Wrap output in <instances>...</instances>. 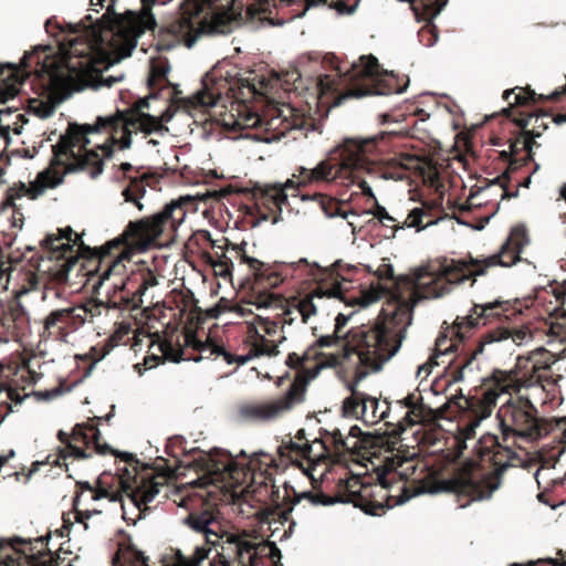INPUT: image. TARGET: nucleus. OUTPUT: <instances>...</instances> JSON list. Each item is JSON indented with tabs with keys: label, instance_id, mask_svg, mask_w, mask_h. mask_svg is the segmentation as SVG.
I'll return each instance as SVG.
<instances>
[{
	"label": "nucleus",
	"instance_id": "obj_8",
	"mask_svg": "<svg viewBox=\"0 0 566 566\" xmlns=\"http://www.w3.org/2000/svg\"><path fill=\"white\" fill-rule=\"evenodd\" d=\"M479 461L467 460L454 468L446 479L433 481L431 493H451L460 507L472 502L490 499L501 484L502 474L520 460L509 447L499 442L494 434L483 436L475 448Z\"/></svg>",
	"mask_w": 566,
	"mask_h": 566
},
{
	"label": "nucleus",
	"instance_id": "obj_12",
	"mask_svg": "<svg viewBox=\"0 0 566 566\" xmlns=\"http://www.w3.org/2000/svg\"><path fill=\"white\" fill-rule=\"evenodd\" d=\"M219 0H193L180 14L159 28L156 34L157 51H170L184 43L191 48L202 34L228 33L235 21L231 10L218 11Z\"/></svg>",
	"mask_w": 566,
	"mask_h": 566
},
{
	"label": "nucleus",
	"instance_id": "obj_14",
	"mask_svg": "<svg viewBox=\"0 0 566 566\" xmlns=\"http://www.w3.org/2000/svg\"><path fill=\"white\" fill-rule=\"evenodd\" d=\"M108 455L114 457V472L108 470L113 483L127 497L129 504L143 513L154 501L160 489L167 484V475L150 472L134 453L122 452L108 444Z\"/></svg>",
	"mask_w": 566,
	"mask_h": 566
},
{
	"label": "nucleus",
	"instance_id": "obj_51",
	"mask_svg": "<svg viewBox=\"0 0 566 566\" xmlns=\"http://www.w3.org/2000/svg\"><path fill=\"white\" fill-rule=\"evenodd\" d=\"M255 322L261 327L264 336L265 335L274 336L277 332L279 326H281V321L279 319V317L276 315L273 318H271L269 316L263 317V316L258 315V316H255Z\"/></svg>",
	"mask_w": 566,
	"mask_h": 566
},
{
	"label": "nucleus",
	"instance_id": "obj_9",
	"mask_svg": "<svg viewBox=\"0 0 566 566\" xmlns=\"http://www.w3.org/2000/svg\"><path fill=\"white\" fill-rule=\"evenodd\" d=\"M247 242L233 244L235 260L248 266V273L240 283L241 303L254 305L256 308L282 305L284 297L272 290L290 280L322 277L332 279L333 272L343 268L340 261L335 262L331 269L311 263L305 258L297 261L263 262L247 253Z\"/></svg>",
	"mask_w": 566,
	"mask_h": 566
},
{
	"label": "nucleus",
	"instance_id": "obj_11",
	"mask_svg": "<svg viewBox=\"0 0 566 566\" xmlns=\"http://www.w3.org/2000/svg\"><path fill=\"white\" fill-rule=\"evenodd\" d=\"M332 74L319 75L317 90L321 96L334 97L335 105L348 98L367 95H389L401 93L403 87L397 84L394 75L381 78L378 60L374 55H363L358 63L347 66L332 59Z\"/></svg>",
	"mask_w": 566,
	"mask_h": 566
},
{
	"label": "nucleus",
	"instance_id": "obj_44",
	"mask_svg": "<svg viewBox=\"0 0 566 566\" xmlns=\"http://www.w3.org/2000/svg\"><path fill=\"white\" fill-rule=\"evenodd\" d=\"M311 361H314L316 364V358L311 357L310 355L307 357L306 349L303 355L290 353L286 357L285 364L290 368L297 370V374L294 378L295 380L300 375H307L308 370L314 369V366L308 365Z\"/></svg>",
	"mask_w": 566,
	"mask_h": 566
},
{
	"label": "nucleus",
	"instance_id": "obj_1",
	"mask_svg": "<svg viewBox=\"0 0 566 566\" xmlns=\"http://www.w3.org/2000/svg\"><path fill=\"white\" fill-rule=\"evenodd\" d=\"M416 292V282L409 286L408 295L395 291L391 293L394 311L382 324H360L352 327L345 334L335 331L329 335H321L307 348V356L316 358L314 369L307 375H300L293 380L287 391L273 400L247 406L242 409L245 417L270 421L281 417L295 405L305 400L306 388L324 368L343 366L353 355L357 357L356 365L380 370L400 348L411 324L416 303L424 297L423 292Z\"/></svg>",
	"mask_w": 566,
	"mask_h": 566
},
{
	"label": "nucleus",
	"instance_id": "obj_6",
	"mask_svg": "<svg viewBox=\"0 0 566 566\" xmlns=\"http://www.w3.org/2000/svg\"><path fill=\"white\" fill-rule=\"evenodd\" d=\"M197 198L180 196L167 202L163 209L151 216L129 221L114 240L108 241V281L113 280L108 291V310H137L142 295L157 284V279L149 272L139 282L135 277H119L116 274L125 269V261H130L135 251L145 252L160 245V240L172 241L178 228L185 221L188 212L196 211Z\"/></svg>",
	"mask_w": 566,
	"mask_h": 566
},
{
	"label": "nucleus",
	"instance_id": "obj_56",
	"mask_svg": "<svg viewBox=\"0 0 566 566\" xmlns=\"http://www.w3.org/2000/svg\"><path fill=\"white\" fill-rule=\"evenodd\" d=\"M301 500L300 496H296L293 501H292V505H290L287 509H280L279 506L270 512L269 514L273 516V520H277L279 522H281L282 524L290 521V515H291V512L293 510V505H295L296 503H298Z\"/></svg>",
	"mask_w": 566,
	"mask_h": 566
},
{
	"label": "nucleus",
	"instance_id": "obj_43",
	"mask_svg": "<svg viewBox=\"0 0 566 566\" xmlns=\"http://www.w3.org/2000/svg\"><path fill=\"white\" fill-rule=\"evenodd\" d=\"M427 409L428 408L422 402H420L413 407L412 410H408L405 416L395 424L396 429H394L392 432L400 433L405 431L407 427L424 420Z\"/></svg>",
	"mask_w": 566,
	"mask_h": 566
},
{
	"label": "nucleus",
	"instance_id": "obj_24",
	"mask_svg": "<svg viewBox=\"0 0 566 566\" xmlns=\"http://www.w3.org/2000/svg\"><path fill=\"white\" fill-rule=\"evenodd\" d=\"M503 99L507 102V107L501 111V115L513 122L514 116H518L521 112H525L524 107L534 106L543 102H557L562 97V92L554 91L549 95L537 94L530 86L505 90Z\"/></svg>",
	"mask_w": 566,
	"mask_h": 566
},
{
	"label": "nucleus",
	"instance_id": "obj_48",
	"mask_svg": "<svg viewBox=\"0 0 566 566\" xmlns=\"http://www.w3.org/2000/svg\"><path fill=\"white\" fill-rule=\"evenodd\" d=\"M269 308H280L282 311L281 313L276 314V316L281 321V328H283V325H285V324L292 325L293 322L295 321L294 313L296 311L294 308L292 300L287 301L284 297V302L282 303V305H277V306L273 305V306H270Z\"/></svg>",
	"mask_w": 566,
	"mask_h": 566
},
{
	"label": "nucleus",
	"instance_id": "obj_62",
	"mask_svg": "<svg viewBox=\"0 0 566 566\" xmlns=\"http://www.w3.org/2000/svg\"><path fill=\"white\" fill-rule=\"evenodd\" d=\"M556 392H557V390H556L555 387L553 388V391H547L546 392V390H545L543 396H542V398L539 400H542L543 403H552L553 405L554 400L556 398Z\"/></svg>",
	"mask_w": 566,
	"mask_h": 566
},
{
	"label": "nucleus",
	"instance_id": "obj_17",
	"mask_svg": "<svg viewBox=\"0 0 566 566\" xmlns=\"http://www.w3.org/2000/svg\"><path fill=\"white\" fill-rule=\"evenodd\" d=\"M174 111L167 107L159 116H153L138 109L117 111L115 116H108V159L113 147L126 149L132 144V134L142 132L145 135L157 134L165 136L169 128L165 125L171 120Z\"/></svg>",
	"mask_w": 566,
	"mask_h": 566
},
{
	"label": "nucleus",
	"instance_id": "obj_59",
	"mask_svg": "<svg viewBox=\"0 0 566 566\" xmlns=\"http://www.w3.org/2000/svg\"><path fill=\"white\" fill-rule=\"evenodd\" d=\"M229 557H233V553L229 548V541L227 542V546H222L221 553H218L217 560L221 566H226L227 564L223 563L226 559H229Z\"/></svg>",
	"mask_w": 566,
	"mask_h": 566
},
{
	"label": "nucleus",
	"instance_id": "obj_31",
	"mask_svg": "<svg viewBox=\"0 0 566 566\" xmlns=\"http://www.w3.org/2000/svg\"><path fill=\"white\" fill-rule=\"evenodd\" d=\"M509 154H513L514 158L510 161V169L517 170L528 163L533 161V147H538L539 144L532 139V136H527L522 129L521 132L510 138Z\"/></svg>",
	"mask_w": 566,
	"mask_h": 566
},
{
	"label": "nucleus",
	"instance_id": "obj_26",
	"mask_svg": "<svg viewBox=\"0 0 566 566\" xmlns=\"http://www.w3.org/2000/svg\"><path fill=\"white\" fill-rule=\"evenodd\" d=\"M375 371L371 367L356 365L353 379L347 384L350 396L344 399L342 411L345 417L361 419L366 417L368 409V395L358 390V385L370 373Z\"/></svg>",
	"mask_w": 566,
	"mask_h": 566
},
{
	"label": "nucleus",
	"instance_id": "obj_52",
	"mask_svg": "<svg viewBox=\"0 0 566 566\" xmlns=\"http://www.w3.org/2000/svg\"><path fill=\"white\" fill-rule=\"evenodd\" d=\"M417 469V463L413 459H398L397 464L395 467V473L400 475L402 480H408Z\"/></svg>",
	"mask_w": 566,
	"mask_h": 566
},
{
	"label": "nucleus",
	"instance_id": "obj_28",
	"mask_svg": "<svg viewBox=\"0 0 566 566\" xmlns=\"http://www.w3.org/2000/svg\"><path fill=\"white\" fill-rule=\"evenodd\" d=\"M186 344L192 346L199 353V358H193L196 361L202 358H222L227 364L244 365L249 361V356H237L228 352L223 346L212 342L208 338L206 342L199 340L195 334L186 335Z\"/></svg>",
	"mask_w": 566,
	"mask_h": 566
},
{
	"label": "nucleus",
	"instance_id": "obj_36",
	"mask_svg": "<svg viewBox=\"0 0 566 566\" xmlns=\"http://www.w3.org/2000/svg\"><path fill=\"white\" fill-rule=\"evenodd\" d=\"M546 113L536 114L533 112H521L518 116L513 117V123L522 129L532 139L539 137L548 125L544 120Z\"/></svg>",
	"mask_w": 566,
	"mask_h": 566
},
{
	"label": "nucleus",
	"instance_id": "obj_23",
	"mask_svg": "<svg viewBox=\"0 0 566 566\" xmlns=\"http://www.w3.org/2000/svg\"><path fill=\"white\" fill-rule=\"evenodd\" d=\"M343 268L333 272L332 279L322 277L316 282V286L303 297H293L292 302L297 314L301 315L302 323L306 324L312 316L317 314L315 298H339L344 301L343 282H349L342 274Z\"/></svg>",
	"mask_w": 566,
	"mask_h": 566
},
{
	"label": "nucleus",
	"instance_id": "obj_40",
	"mask_svg": "<svg viewBox=\"0 0 566 566\" xmlns=\"http://www.w3.org/2000/svg\"><path fill=\"white\" fill-rule=\"evenodd\" d=\"M144 559L142 554L136 551L128 538L117 543V551L112 558V566H134L139 559Z\"/></svg>",
	"mask_w": 566,
	"mask_h": 566
},
{
	"label": "nucleus",
	"instance_id": "obj_60",
	"mask_svg": "<svg viewBox=\"0 0 566 566\" xmlns=\"http://www.w3.org/2000/svg\"><path fill=\"white\" fill-rule=\"evenodd\" d=\"M377 274H378L379 279H392L394 277L392 266L389 264H384L378 269Z\"/></svg>",
	"mask_w": 566,
	"mask_h": 566
},
{
	"label": "nucleus",
	"instance_id": "obj_55",
	"mask_svg": "<svg viewBox=\"0 0 566 566\" xmlns=\"http://www.w3.org/2000/svg\"><path fill=\"white\" fill-rule=\"evenodd\" d=\"M298 496L301 499L302 497L308 499L310 502L314 505H331V504H334L337 502L336 499H333L322 492H319V493L306 492Z\"/></svg>",
	"mask_w": 566,
	"mask_h": 566
},
{
	"label": "nucleus",
	"instance_id": "obj_49",
	"mask_svg": "<svg viewBox=\"0 0 566 566\" xmlns=\"http://www.w3.org/2000/svg\"><path fill=\"white\" fill-rule=\"evenodd\" d=\"M553 295L556 302L553 314L556 317H566V285H558L557 287H554Z\"/></svg>",
	"mask_w": 566,
	"mask_h": 566
},
{
	"label": "nucleus",
	"instance_id": "obj_50",
	"mask_svg": "<svg viewBox=\"0 0 566 566\" xmlns=\"http://www.w3.org/2000/svg\"><path fill=\"white\" fill-rule=\"evenodd\" d=\"M106 472H102L97 479V488H93L88 482H77V486L84 491L87 490L92 494V500L96 501L106 497V486L103 485L104 476Z\"/></svg>",
	"mask_w": 566,
	"mask_h": 566
},
{
	"label": "nucleus",
	"instance_id": "obj_27",
	"mask_svg": "<svg viewBox=\"0 0 566 566\" xmlns=\"http://www.w3.org/2000/svg\"><path fill=\"white\" fill-rule=\"evenodd\" d=\"M63 178L57 172L52 170H44L40 172L34 182L30 185V187H25V185H21L19 191L14 189H9L7 198L4 200L6 207H14V200L20 198L23 195H28L31 199H35L41 196L46 188H54L62 182Z\"/></svg>",
	"mask_w": 566,
	"mask_h": 566
},
{
	"label": "nucleus",
	"instance_id": "obj_22",
	"mask_svg": "<svg viewBox=\"0 0 566 566\" xmlns=\"http://www.w3.org/2000/svg\"><path fill=\"white\" fill-rule=\"evenodd\" d=\"M48 537H39L35 544L40 545L38 553H33L31 542L22 539L0 541V566H57L59 556L44 551ZM38 548V546H35Z\"/></svg>",
	"mask_w": 566,
	"mask_h": 566
},
{
	"label": "nucleus",
	"instance_id": "obj_58",
	"mask_svg": "<svg viewBox=\"0 0 566 566\" xmlns=\"http://www.w3.org/2000/svg\"><path fill=\"white\" fill-rule=\"evenodd\" d=\"M349 317L339 313L336 318H335V326H334V331L338 334H343V328L346 326L347 322H348Z\"/></svg>",
	"mask_w": 566,
	"mask_h": 566
},
{
	"label": "nucleus",
	"instance_id": "obj_16",
	"mask_svg": "<svg viewBox=\"0 0 566 566\" xmlns=\"http://www.w3.org/2000/svg\"><path fill=\"white\" fill-rule=\"evenodd\" d=\"M170 65L167 59H153L150 62L147 84L149 88V97L156 98L165 90L169 91L168 101L172 105L182 106L185 108H200L214 106L222 98L221 86H226V81L220 78L211 80V84L207 80L202 82L203 88L188 98L179 97L181 93L178 86L168 80Z\"/></svg>",
	"mask_w": 566,
	"mask_h": 566
},
{
	"label": "nucleus",
	"instance_id": "obj_34",
	"mask_svg": "<svg viewBox=\"0 0 566 566\" xmlns=\"http://www.w3.org/2000/svg\"><path fill=\"white\" fill-rule=\"evenodd\" d=\"M233 244L228 239H223V244L218 245L221 253L216 252V256L208 255L207 258V262L212 266L214 274L224 280L232 279L233 259H235L232 251Z\"/></svg>",
	"mask_w": 566,
	"mask_h": 566
},
{
	"label": "nucleus",
	"instance_id": "obj_18",
	"mask_svg": "<svg viewBox=\"0 0 566 566\" xmlns=\"http://www.w3.org/2000/svg\"><path fill=\"white\" fill-rule=\"evenodd\" d=\"M274 458L265 452H254L247 464L237 462L229 453L214 458L212 454H201L195 460L198 470L203 472L205 484H219L226 482L238 483L244 480L249 472L255 474L266 473L268 468L274 464Z\"/></svg>",
	"mask_w": 566,
	"mask_h": 566
},
{
	"label": "nucleus",
	"instance_id": "obj_57",
	"mask_svg": "<svg viewBox=\"0 0 566 566\" xmlns=\"http://www.w3.org/2000/svg\"><path fill=\"white\" fill-rule=\"evenodd\" d=\"M544 563H548L553 566H566V551L558 549L556 558L538 560L536 564H532L531 566H538ZM513 566H520V565H513Z\"/></svg>",
	"mask_w": 566,
	"mask_h": 566
},
{
	"label": "nucleus",
	"instance_id": "obj_38",
	"mask_svg": "<svg viewBox=\"0 0 566 566\" xmlns=\"http://www.w3.org/2000/svg\"><path fill=\"white\" fill-rule=\"evenodd\" d=\"M218 511L214 507L208 506L200 512H191L186 518V523L196 532L199 533H213L210 526L216 523Z\"/></svg>",
	"mask_w": 566,
	"mask_h": 566
},
{
	"label": "nucleus",
	"instance_id": "obj_29",
	"mask_svg": "<svg viewBox=\"0 0 566 566\" xmlns=\"http://www.w3.org/2000/svg\"><path fill=\"white\" fill-rule=\"evenodd\" d=\"M424 208H415L412 209L407 219L405 220L402 226L396 224V219L391 217L385 207L380 205H376L374 216L377 218L382 224H386L385 221L392 223L391 228L397 231L398 229H402L405 226L408 228H416L418 231L427 228L430 224H433L434 221L432 219V214L430 213V207L424 205Z\"/></svg>",
	"mask_w": 566,
	"mask_h": 566
},
{
	"label": "nucleus",
	"instance_id": "obj_53",
	"mask_svg": "<svg viewBox=\"0 0 566 566\" xmlns=\"http://www.w3.org/2000/svg\"><path fill=\"white\" fill-rule=\"evenodd\" d=\"M316 198L318 199V202H319L323 211L327 216L333 217V216H336L339 213L338 212V210H339L338 203L335 201L334 198L322 195V193L316 195Z\"/></svg>",
	"mask_w": 566,
	"mask_h": 566
},
{
	"label": "nucleus",
	"instance_id": "obj_25",
	"mask_svg": "<svg viewBox=\"0 0 566 566\" xmlns=\"http://www.w3.org/2000/svg\"><path fill=\"white\" fill-rule=\"evenodd\" d=\"M123 171L125 185L122 189V196L126 202H132L139 211L144 210L140 199L146 193V187L156 188L160 177L157 174L145 172L143 175H129L134 170L133 166L124 163L119 166L118 171Z\"/></svg>",
	"mask_w": 566,
	"mask_h": 566
},
{
	"label": "nucleus",
	"instance_id": "obj_54",
	"mask_svg": "<svg viewBox=\"0 0 566 566\" xmlns=\"http://www.w3.org/2000/svg\"><path fill=\"white\" fill-rule=\"evenodd\" d=\"M78 497H80V495L77 494L74 499L75 520H76V522L83 524L84 528L87 530L88 528L87 520H90L95 514H97V515L102 514V511H97V510L81 511V510H78L77 509Z\"/></svg>",
	"mask_w": 566,
	"mask_h": 566
},
{
	"label": "nucleus",
	"instance_id": "obj_10",
	"mask_svg": "<svg viewBox=\"0 0 566 566\" xmlns=\"http://www.w3.org/2000/svg\"><path fill=\"white\" fill-rule=\"evenodd\" d=\"M528 241L526 227L517 224L496 254L483 260L471 255L460 260L443 258L437 268H421L416 274L415 293L423 292L428 298L441 297L467 280L473 279L474 283V277L484 275L491 266H511L521 260L522 250Z\"/></svg>",
	"mask_w": 566,
	"mask_h": 566
},
{
	"label": "nucleus",
	"instance_id": "obj_19",
	"mask_svg": "<svg viewBox=\"0 0 566 566\" xmlns=\"http://www.w3.org/2000/svg\"><path fill=\"white\" fill-rule=\"evenodd\" d=\"M102 419H90L87 423L76 424L71 436L62 430L59 431L57 438L64 443V447L59 449L57 455L50 454L45 461L33 462L30 472L38 471L44 464L61 467L60 460H65L67 457L80 460L90 458L94 453L106 454V443L101 442V431L98 430V422Z\"/></svg>",
	"mask_w": 566,
	"mask_h": 566
},
{
	"label": "nucleus",
	"instance_id": "obj_5",
	"mask_svg": "<svg viewBox=\"0 0 566 566\" xmlns=\"http://www.w3.org/2000/svg\"><path fill=\"white\" fill-rule=\"evenodd\" d=\"M509 302L493 301L474 304L467 316H458L451 326L442 327L436 339L434 353L418 368V376L427 377L434 366L444 364L441 357L457 353L448 361L452 381L464 379L465 371L479 369L478 359L486 347L506 339L518 346L532 340L530 327L511 322Z\"/></svg>",
	"mask_w": 566,
	"mask_h": 566
},
{
	"label": "nucleus",
	"instance_id": "obj_13",
	"mask_svg": "<svg viewBox=\"0 0 566 566\" xmlns=\"http://www.w3.org/2000/svg\"><path fill=\"white\" fill-rule=\"evenodd\" d=\"M106 128V117L98 116L95 124H70L66 133L53 146V166L71 168L77 166L87 170L91 177L103 172V157H106V139L92 144L91 135Z\"/></svg>",
	"mask_w": 566,
	"mask_h": 566
},
{
	"label": "nucleus",
	"instance_id": "obj_20",
	"mask_svg": "<svg viewBox=\"0 0 566 566\" xmlns=\"http://www.w3.org/2000/svg\"><path fill=\"white\" fill-rule=\"evenodd\" d=\"M433 482L428 489L408 486L406 483L400 488L399 496L389 494V483L385 476L379 478L377 484H361L358 491H348L345 502L353 503L355 507H359L366 514L379 516L386 510L394 507L397 504H402L411 497L423 493L430 492Z\"/></svg>",
	"mask_w": 566,
	"mask_h": 566
},
{
	"label": "nucleus",
	"instance_id": "obj_15",
	"mask_svg": "<svg viewBox=\"0 0 566 566\" xmlns=\"http://www.w3.org/2000/svg\"><path fill=\"white\" fill-rule=\"evenodd\" d=\"M115 1L108 3V69L129 56L137 45L138 38L147 30L155 31L156 19L151 7L157 0H140L139 12L126 9L119 13L115 10Z\"/></svg>",
	"mask_w": 566,
	"mask_h": 566
},
{
	"label": "nucleus",
	"instance_id": "obj_47",
	"mask_svg": "<svg viewBox=\"0 0 566 566\" xmlns=\"http://www.w3.org/2000/svg\"><path fill=\"white\" fill-rule=\"evenodd\" d=\"M106 356V339L98 342L96 345L92 346L90 350L80 356L78 358L88 364L87 373H90L93 367L101 361Z\"/></svg>",
	"mask_w": 566,
	"mask_h": 566
},
{
	"label": "nucleus",
	"instance_id": "obj_21",
	"mask_svg": "<svg viewBox=\"0 0 566 566\" xmlns=\"http://www.w3.org/2000/svg\"><path fill=\"white\" fill-rule=\"evenodd\" d=\"M293 187V181L287 180L285 185H259L251 189H244L250 195L251 205H245V214L253 218L252 226L255 227L262 221H270L272 224L282 220V206L287 202L285 189Z\"/></svg>",
	"mask_w": 566,
	"mask_h": 566
},
{
	"label": "nucleus",
	"instance_id": "obj_4",
	"mask_svg": "<svg viewBox=\"0 0 566 566\" xmlns=\"http://www.w3.org/2000/svg\"><path fill=\"white\" fill-rule=\"evenodd\" d=\"M517 358L516 366L510 370L494 369L483 379L481 395L465 399L469 412L472 416L470 427L474 428L492 415L497 399L503 394H509L507 400L500 406L496 412L499 428L504 441L509 438L522 439L533 442L543 439L554 430L553 420L541 417L535 401L542 398L545 387L535 376L536 366L533 364L528 373L531 361Z\"/></svg>",
	"mask_w": 566,
	"mask_h": 566
},
{
	"label": "nucleus",
	"instance_id": "obj_35",
	"mask_svg": "<svg viewBox=\"0 0 566 566\" xmlns=\"http://www.w3.org/2000/svg\"><path fill=\"white\" fill-rule=\"evenodd\" d=\"M229 548L233 553V557L226 559V566H253L258 558L255 544L247 541L231 539ZM229 558V556H227Z\"/></svg>",
	"mask_w": 566,
	"mask_h": 566
},
{
	"label": "nucleus",
	"instance_id": "obj_3",
	"mask_svg": "<svg viewBox=\"0 0 566 566\" xmlns=\"http://www.w3.org/2000/svg\"><path fill=\"white\" fill-rule=\"evenodd\" d=\"M48 260L53 262L43 270L49 282L55 285L72 284L70 276L84 279L83 286L93 296L83 304L52 311L44 319L43 334L54 339L65 338L70 332L85 323L92 324L97 335H102L98 321L106 303L95 298L106 280V270L99 273L103 260L106 258V243L98 248L85 245L82 235L71 227L59 229V234H48L42 241Z\"/></svg>",
	"mask_w": 566,
	"mask_h": 566
},
{
	"label": "nucleus",
	"instance_id": "obj_37",
	"mask_svg": "<svg viewBox=\"0 0 566 566\" xmlns=\"http://www.w3.org/2000/svg\"><path fill=\"white\" fill-rule=\"evenodd\" d=\"M249 334L251 342V348L249 359L258 356L274 357L280 354L279 345L273 340L265 338L264 334H261L254 325L249 326Z\"/></svg>",
	"mask_w": 566,
	"mask_h": 566
},
{
	"label": "nucleus",
	"instance_id": "obj_30",
	"mask_svg": "<svg viewBox=\"0 0 566 566\" xmlns=\"http://www.w3.org/2000/svg\"><path fill=\"white\" fill-rule=\"evenodd\" d=\"M447 2L448 0H436L434 2L421 0L420 18H417V20L426 22L418 32L419 40L423 45L432 46L437 42L438 31L432 21L446 7Z\"/></svg>",
	"mask_w": 566,
	"mask_h": 566
},
{
	"label": "nucleus",
	"instance_id": "obj_7",
	"mask_svg": "<svg viewBox=\"0 0 566 566\" xmlns=\"http://www.w3.org/2000/svg\"><path fill=\"white\" fill-rule=\"evenodd\" d=\"M376 148L377 142L374 138H346L314 168L300 167L298 185L338 181L344 186L357 185L365 197L375 198L368 182L363 178L365 172L376 174L382 179L403 180L409 170L419 166L417 156L403 154L400 158L377 167L370 159Z\"/></svg>",
	"mask_w": 566,
	"mask_h": 566
},
{
	"label": "nucleus",
	"instance_id": "obj_33",
	"mask_svg": "<svg viewBox=\"0 0 566 566\" xmlns=\"http://www.w3.org/2000/svg\"><path fill=\"white\" fill-rule=\"evenodd\" d=\"M269 113L271 118L268 120L266 125H269L270 128L276 129L282 125L283 130H291L302 128L305 124L304 115L290 104L273 106L269 109Z\"/></svg>",
	"mask_w": 566,
	"mask_h": 566
},
{
	"label": "nucleus",
	"instance_id": "obj_61",
	"mask_svg": "<svg viewBox=\"0 0 566 566\" xmlns=\"http://www.w3.org/2000/svg\"><path fill=\"white\" fill-rule=\"evenodd\" d=\"M160 361H164L161 356L150 355L145 357L144 365L146 368H153L156 367Z\"/></svg>",
	"mask_w": 566,
	"mask_h": 566
},
{
	"label": "nucleus",
	"instance_id": "obj_64",
	"mask_svg": "<svg viewBox=\"0 0 566 566\" xmlns=\"http://www.w3.org/2000/svg\"><path fill=\"white\" fill-rule=\"evenodd\" d=\"M45 29L48 32H52L53 29L60 30L61 32H66L64 27H61L59 22L49 19L45 23Z\"/></svg>",
	"mask_w": 566,
	"mask_h": 566
},
{
	"label": "nucleus",
	"instance_id": "obj_2",
	"mask_svg": "<svg viewBox=\"0 0 566 566\" xmlns=\"http://www.w3.org/2000/svg\"><path fill=\"white\" fill-rule=\"evenodd\" d=\"M72 39H63L56 52L50 46H38L25 53L22 72L10 64H0V104L13 99L20 92L24 76L34 75L43 92L54 103L69 98L85 86H103L106 70V12L98 18L87 14L77 24H66ZM11 108H0V115Z\"/></svg>",
	"mask_w": 566,
	"mask_h": 566
},
{
	"label": "nucleus",
	"instance_id": "obj_32",
	"mask_svg": "<svg viewBox=\"0 0 566 566\" xmlns=\"http://www.w3.org/2000/svg\"><path fill=\"white\" fill-rule=\"evenodd\" d=\"M314 443H319V451L315 453L319 460L329 457L332 453L343 455L358 447V441L350 446L348 437L345 438L339 429H334L331 432L325 431V434L319 439H315Z\"/></svg>",
	"mask_w": 566,
	"mask_h": 566
},
{
	"label": "nucleus",
	"instance_id": "obj_41",
	"mask_svg": "<svg viewBox=\"0 0 566 566\" xmlns=\"http://www.w3.org/2000/svg\"><path fill=\"white\" fill-rule=\"evenodd\" d=\"M390 403L387 400L380 402L378 399L368 396V409L364 422L376 423L379 420H386L389 417Z\"/></svg>",
	"mask_w": 566,
	"mask_h": 566
},
{
	"label": "nucleus",
	"instance_id": "obj_45",
	"mask_svg": "<svg viewBox=\"0 0 566 566\" xmlns=\"http://www.w3.org/2000/svg\"><path fill=\"white\" fill-rule=\"evenodd\" d=\"M500 157L503 159V160H506L509 164L510 161L513 160L514 156L513 154H509V149L506 150H502L500 153ZM515 170H511L510 169V166L507 167V169L505 170V172H503L501 176H499L493 182L494 184H499L502 188H503V195H502V199H511V198H515L518 196V191H510L507 189V182L510 180V174L511 172H514Z\"/></svg>",
	"mask_w": 566,
	"mask_h": 566
},
{
	"label": "nucleus",
	"instance_id": "obj_46",
	"mask_svg": "<svg viewBox=\"0 0 566 566\" xmlns=\"http://www.w3.org/2000/svg\"><path fill=\"white\" fill-rule=\"evenodd\" d=\"M117 327L113 335L108 336V352L111 348L120 344H127L130 340V334L133 333L132 324L129 322H120L116 324Z\"/></svg>",
	"mask_w": 566,
	"mask_h": 566
},
{
	"label": "nucleus",
	"instance_id": "obj_39",
	"mask_svg": "<svg viewBox=\"0 0 566 566\" xmlns=\"http://www.w3.org/2000/svg\"><path fill=\"white\" fill-rule=\"evenodd\" d=\"M279 451L282 457H289L293 461L298 459H305L310 462L319 461V458L315 455L313 444L308 443L307 440L303 443L291 440L287 444L281 446Z\"/></svg>",
	"mask_w": 566,
	"mask_h": 566
},
{
	"label": "nucleus",
	"instance_id": "obj_42",
	"mask_svg": "<svg viewBox=\"0 0 566 566\" xmlns=\"http://www.w3.org/2000/svg\"><path fill=\"white\" fill-rule=\"evenodd\" d=\"M158 344L163 359L178 363L182 359L184 349L180 345L175 346L170 340L163 339L158 333L151 335V345Z\"/></svg>",
	"mask_w": 566,
	"mask_h": 566
},
{
	"label": "nucleus",
	"instance_id": "obj_63",
	"mask_svg": "<svg viewBox=\"0 0 566 566\" xmlns=\"http://www.w3.org/2000/svg\"><path fill=\"white\" fill-rule=\"evenodd\" d=\"M401 405L409 410H412L418 403L415 400V395L409 394L403 400H401Z\"/></svg>",
	"mask_w": 566,
	"mask_h": 566
}]
</instances>
